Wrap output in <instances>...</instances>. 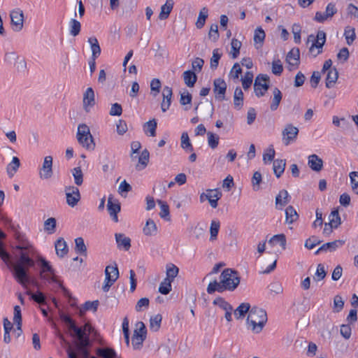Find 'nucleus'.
<instances>
[{
    "label": "nucleus",
    "mask_w": 358,
    "mask_h": 358,
    "mask_svg": "<svg viewBox=\"0 0 358 358\" xmlns=\"http://www.w3.org/2000/svg\"><path fill=\"white\" fill-rule=\"evenodd\" d=\"M341 224V217L339 215L338 210L336 209L333 210L329 215V224L333 225V227H334V229H336Z\"/></svg>",
    "instance_id": "680f3d73"
},
{
    "label": "nucleus",
    "mask_w": 358,
    "mask_h": 358,
    "mask_svg": "<svg viewBox=\"0 0 358 358\" xmlns=\"http://www.w3.org/2000/svg\"><path fill=\"white\" fill-rule=\"evenodd\" d=\"M55 248L57 255L61 258L67 255L69 252L67 244L63 238H59L56 241L55 243Z\"/></svg>",
    "instance_id": "b1692460"
},
{
    "label": "nucleus",
    "mask_w": 358,
    "mask_h": 358,
    "mask_svg": "<svg viewBox=\"0 0 358 358\" xmlns=\"http://www.w3.org/2000/svg\"><path fill=\"white\" fill-rule=\"evenodd\" d=\"M173 0H166V3L161 6V10L159 15V18L161 20L167 19L173 9Z\"/></svg>",
    "instance_id": "bb28decb"
},
{
    "label": "nucleus",
    "mask_w": 358,
    "mask_h": 358,
    "mask_svg": "<svg viewBox=\"0 0 358 358\" xmlns=\"http://www.w3.org/2000/svg\"><path fill=\"white\" fill-rule=\"evenodd\" d=\"M345 243L343 240H336L332 242H328L320 246V250H324V252H334L338 248L342 247Z\"/></svg>",
    "instance_id": "cd10ccee"
},
{
    "label": "nucleus",
    "mask_w": 358,
    "mask_h": 358,
    "mask_svg": "<svg viewBox=\"0 0 358 358\" xmlns=\"http://www.w3.org/2000/svg\"><path fill=\"white\" fill-rule=\"evenodd\" d=\"M227 290L226 286L222 283V278H220V282H217L216 280L210 282L207 287V292L210 294L215 292L222 293Z\"/></svg>",
    "instance_id": "393cba45"
},
{
    "label": "nucleus",
    "mask_w": 358,
    "mask_h": 358,
    "mask_svg": "<svg viewBox=\"0 0 358 358\" xmlns=\"http://www.w3.org/2000/svg\"><path fill=\"white\" fill-rule=\"evenodd\" d=\"M285 165V160L282 159L278 158L273 162V172L277 178H280L284 173Z\"/></svg>",
    "instance_id": "c756f323"
},
{
    "label": "nucleus",
    "mask_w": 358,
    "mask_h": 358,
    "mask_svg": "<svg viewBox=\"0 0 358 358\" xmlns=\"http://www.w3.org/2000/svg\"><path fill=\"white\" fill-rule=\"evenodd\" d=\"M157 203L160 206L161 208L159 216L165 220L169 221L171 220V217L169 205L166 203V202L162 200H157Z\"/></svg>",
    "instance_id": "c03bdc74"
},
{
    "label": "nucleus",
    "mask_w": 358,
    "mask_h": 358,
    "mask_svg": "<svg viewBox=\"0 0 358 358\" xmlns=\"http://www.w3.org/2000/svg\"><path fill=\"white\" fill-rule=\"evenodd\" d=\"M344 307V301L341 296L337 294L334 298L333 311L334 313L341 312Z\"/></svg>",
    "instance_id": "0e129e2a"
},
{
    "label": "nucleus",
    "mask_w": 358,
    "mask_h": 358,
    "mask_svg": "<svg viewBox=\"0 0 358 358\" xmlns=\"http://www.w3.org/2000/svg\"><path fill=\"white\" fill-rule=\"evenodd\" d=\"M38 261L41 264L40 278L49 282L57 283V276L55 274V270L52 268L50 263L43 257H40Z\"/></svg>",
    "instance_id": "423d86ee"
},
{
    "label": "nucleus",
    "mask_w": 358,
    "mask_h": 358,
    "mask_svg": "<svg viewBox=\"0 0 358 358\" xmlns=\"http://www.w3.org/2000/svg\"><path fill=\"white\" fill-rule=\"evenodd\" d=\"M299 218V215L292 206H289L285 209V222L292 224Z\"/></svg>",
    "instance_id": "f704fd0d"
},
{
    "label": "nucleus",
    "mask_w": 358,
    "mask_h": 358,
    "mask_svg": "<svg viewBox=\"0 0 358 358\" xmlns=\"http://www.w3.org/2000/svg\"><path fill=\"white\" fill-rule=\"evenodd\" d=\"M336 13L337 9L335 4L333 3H329L326 7L325 12H316L314 20L317 22L322 23L328 19L331 18Z\"/></svg>",
    "instance_id": "2eb2a0df"
},
{
    "label": "nucleus",
    "mask_w": 358,
    "mask_h": 358,
    "mask_svg": "<svg viewBox=\"0 0 358 358\" xmlns=\"http://www.w3.org/2000/svg\"><path fill=\"white\" fill-rule=\"evenodd\" d=\"M213 303L215 306H219L220 308L225 311L233 310L232 306L221 296L215 298L213 300Z\"/></svg>",
    "instance_id": "8fccbe9b"
},
{
    "label": "nucleus",
    "mask_w": 358,
    "mask_h": 358,
    "mask_svg": "<svg viewBox=\"0 0 358 358\" xmlns=\"http://www.w3.org/2000/svg\"><path fill=\"white\" fill-rule=\"evenodd\" d=\"M76 352L73 351L71 348L67 350V355L69 358H90V349L83 348H75Z\"/></svg>",
    "instance_id": "4be33fe9"
},
{
    "label": "nucleus",
    "mask_w": 358,
    "mask_h": 358,
    "mask_svg": "<svg viewBox=\"0 0 358 358\" xmlns=\"http://www.w3.org/2000/svg\"><path fill=\"white\" fill-rule=\"evenodd\" d=\"M119 278V271L117 264L113 266H107L105 269V280L102 286L104 292H108L110 287L115 283Z\"/></svg>",
    "instance_id": "0eeeda50"
},
{
    "label": "nucleus",
    "mask_w": 358,
    "mask_h": 358,
    "mask_svg": "<svg viewBox=\"0 0 358 358\" xmlns=\"http://www.w3.org/2000/svg\"><path fill=\"white\" fill-rule=\"evenodd\" d=\"M182 76L185 85L187 87H192L196 82V75L192 71H186Z\"/></svg>",
    "instance_id": "4c0bfd02"
},
{
    "label": "nucleus",
    "mask_w": 358,
    "mask_h": 358,
    "mask_svg": "<svg viewBox=\"0 0 358 358\" xmlns=\"http://www.w3.org/2000/svg\"><path fill=\"white\" fill-rule=\"evenodd\" d=\"M268 243L272 245H275L278 243L283 250H285L287 243L286 236L283 234H275L268 241Z\"/></svg>",
    "instance_id": "e433bc0d"
},
{
    "label": "nucleus",
    "mask_w": 358,
    "mask_h": 358,
    "mask_svg": "<svg viewBox=\"0 0 358 358\" xmlns=\"http://www.w3.org/2000/svg\"><path fill=\"white\" fill-rule=\"evenodd\" d=\"M172 89L168 86L163 88L162 96L163 100L161 103V108L163 112H166L170 107L172 98Z\"/></svg>",
    "instance_id": "aec40b11"
},
{
    "label": "nucleus",
    "mask_w": 358,
    "mask_h": 358,
    "mask_svg": "<svg viewBox=\"0 0 358 358\" xmlns=\"http://www.w3.org/2000/svg\"><path fill=\"white\" fill-rule=\"evenodd\" d=\"M308 164L312 170L320 171L323 166L322 158H308Z\"/></svg>",
    "instance_id": "e2e57ef3"
},
{
    "label": "nucleus",
    "mask_w": 358,
    "mask_h": 358,
    "mask_svg": "<svg viewBox=\"0 0 358 358\" xmlns=\"http://www.w3.org/2000/svg\"><path fill=\"white\" fill-rule=\"evenodd\" d=\"M291 199L288 192L286 189H282L275 196V207L278 210H282L283 208L289 203Z\"/></svg>",
    "instance_id": "6ab92c4d"
},
{
    "label": "nucleus",
    "mask_w": 358,
    "mask_h": 358,
    "mask_svg": "<svg viewBox=\"0 0 358 358\" xmlns=\"http://www.w3.org/2000/svg\"><path fill=\"white\" fill-rule=\"evenodd\" d=\"M69 34L73 36L79 34L81 29V24L76 19H71L69 23Z\"/></svg>",
    "instance_id": "a18cd8bd"
},
{
    "label": "nucleus",
    "mask_w": 358,
    "mask_h": 358,
    "mask_svg": "<svg viewBox=\"0 0 358 358\" xmlns=\"http://www.w3.org/2000/svg\"><path fill=\"white\" fill-rule=\"evenodd\" d=\"M11 27L15 31H20L22 29L24 25L23 11L17 8L12 10L10 13Z\"/></svg>",
    "instance_id": "f8f14e48"
},
{
    "label": "nucleus",
    "mask_w": 358,
    "mask_h": 358,
    "mask_svg": "<svg viewBox=\"0 0 358 358\" xmlns=\"http://www.w3.org/2000/svg\"><path fill=\"white\" fill-rule=\"evenodd\" d=\"M287 62L293 69L296 68L299 62V50L298 48L292 49L287 55Z\"/></svg>",
    "instance_id": "a878e982"
},
{
    "label": "nucleus",
    "mask_w": 358,
    "mask_h": 358,
    "mask_svg": "<svg viewBox=\"0 0 358 358\" xmlns=\"http://www.w3.org/2000/svg\"><path fill=\"white\" fill-rule=\"evenodd\" d=\"M7 223L10 224L11 229L14 231V238L18 242V243H20L21 242H24L25 241L28 240L24 234L19 231L15 228V227L12 223V221L10 220H7Z\"/></svg>",
    "instance_id": "bf43d9fd"
},
{
    "label": "nucleus",
    "mask_w": 358,
    "mask_h": 358,
    "mask_svg": "<svg viewBox=\"0 0 358 358\" xmlns=\"http://www.w3.org/2000/svg\"><path fill=\"white\" fill-rule=\"evenodd\" d=\"M178 272L179 268L176 265L173 264H168L166 266V278L165 279L173 282Z\"/></svg>",
    "instance_id": "603ef678"
},
{
    "label": "nucleus",
    "mask_w": 358,
    "mask_h": 358,
    "mask_svg": "<svg viewBox=\"0 0 358 358\" xmlns=\"http://www.w3.org/2000/svg\"><path fill=\"white\" fill-rule=\"evenodd\" d=\"M254 75L251 71H247L241 78L242 86L245 90L250 88L252 83Z\"/></svg>",
    "instance_id": "052dcab7"
},
{
    "label": "nucleus",
    "mask_w": 358,
    "mask_h": 358,
    "mask_svg": "<svg viewBox=\"0 0 358 358\" xmlns=\"http://www.w3.org/2000/svg\"><path fill=\"white\" fill-rule=\"evenodd\" d=\"M208 15V10L206 7L202 8L199 13V16L196 22V27L198 29H201L206 22V20L207 19Z\"/></svg>",
    "instance_id": "a19ab883"
},
{
    "label": "nucleus",
    "mask_w": 358,
    "mask_h": 358,
    "mask_svg": "<svg viewBox=\"0 0 358 358\" xmlns=\"http://www.w3.org/2000/svg\"><path fill=\"white\" fill-rule=\"evenodd\" d=\"M81 163L82 161H79L78 163V166L75 167L72 169V175L74 178V182L76 185L80 186L83 182V174L81 170Z\"/></svg>",
    "instance_id": "473e14b6"
},
{
    "label": "nucleus",
    "mask_w": 358,
    "mask_h": 358,
    "mask_svg": "<svg viewBox=\"0 0 358 358\" xmlns=\"http://www.w3.org/2000/svg\"><path fill=\"white\" fill-rule=\"evenodd\" d=\"M157 122L155 119L145 122L143 125V129L146 134L150 136L156 135Z\"/></svg>",
    "instance_id": "79ce46f5"
},
{
    "label": "nucleus",
    "mask_w": 358,
    "mask_h": 358,
    "mask_svg": "<svg viewBox=\"0 0 358 358\" xmlns=\"http://www.w3.org/2000/svg\"><path fill=\"white\" fill-rule=\"evenodd\" d=\"M273 94V98L270 108L271 110H275L281 101L282 93L278 88H274Z\"/></svg>",
    "instance_id": "864d4df0"
},
{
    "label": "nucleus",
    "mask_w": 358,
    "mask_h": 358,
    "mask_svg": "<svg viewBox=\"0 0 358 358\" xmlns=\"http://www.w3.org/2000/svg\"><path fill=\"white\" fill-rule=\"evenodd\" d=\"M95 353L100 358H117V357L115 350L110 347L97 348Z\"/></svg>",
    "instance_id": "5701e85b"
},
{
    "label": "nucleus",
    "mask_w": 358,
    "mask_h": 358,
    "mask_svg": "<svg viewBox=\"0 0 358 358\" xmlns=\"http://www.w3.org/2000/svg\"><path fill=\"white\" fill-rule=\"evenodd\" d=\"M250 305L248 303H241L235 310H234V316L238 320L242 318L248 312H250Z\"/></svg>",
    "instance_id": "72a5a7b5"
},
{
    "label": "nucleus",
    "mask_w": 358,
    "mask_h": 358,
    "mask_svg": "<svg viewBox=\"0 0 358 358\" xmlns=\"http://www.w3.org/2000/svg\"><path fill=\"white\" fill-rule=\"evenodd\" d=\"M162 320V316L160 314L151 317L150 320V329L155 332L157 331L160 328Z\"/></svg>",
    "instance_id": "13d9d810"
},
{
    "label": "nucleus",
    "mask_w": 358,
    "mask_h": 358,
    "mask_svg": "<svg viewBox=\"0 0 358 358\" xmlns=\"http://www.w3.org/2000/svg\"><path fill=\"white\" fill-rule=\"evenodd\" d=\"M171 281L164 279L159 285V292L166 295L171 291Z\"/></svg>",
    "instance_id": "338daca9"
},
{
    "label": "nucleus",
    "mask_w": 358,
    "mask_h": 358,
    "mask_svg": "<svg viewBox=\"0 0 358 358\" xmlns=\"http://www.w3.org/2000/svg\"><path fill=\"white\" fill-rule=\"evenodd\" d=\"M267 322L265 310L257 307L252 308L248 315L246 324L248 328L256 334L261 332Z\"/></svg>",
    "instance_id": "f03ea898"
},
{
    "label": "nucleus",
    "mask_w": 358,
    "mask_h": 358,
    "mask_svg": "<svg viewBox=\"0 0 358 358\" xmlns=\"http://www.w3.org/2000/svg\"><path fill=\"white\" fill-rule=\"evenodd\" d=\"M52 159L44 158L43 164L39 171V176L41 179L47 180L52 176Z\"/></svg>",
    "instance_id": "a211bd4d"
},
{
    "label": "nucleus",
    "mask_w": 358,
    "mask_h": 358,
    "mask_svg": "<svg viewBox=\"0 0 358 358\" xmlns=\"http://www.w3.org/2000/svg\"><path fill=\"white\" fill-rule=\"evenodd\" d=\"M326 42V34L323 31H318L317 36L311 34L308 37L307 43H311L309 51L314 57L317 56L322 52V48Z\"/></svg>",
    "instance_id": "39448f33"
},
{
    "label": "nucleus",
    "mask_w": 358,
    "mask_h": 358,
    "mask_svg": "<svg viewBox=\"0 0 358 358\" xmlns=\"http://www.w3.org/2000/svg\"><path fill=\"white\" fill-rule=\"evenodd\" d=\"M88 43L90 45V48L92 50V59L96 60V59L101 54V48L99 44L98 40L95 37H90L88 38Z\"/></svg>",
    "instance_id": "c85d7f7f"
},
{
    "label": "nucleus",
    "mask_w": 358,
    "mask_h": 358,
    "mask_svg": "<svg viewBox=\"0 0 358 358\" xmlns=\"http://www.w3.org/2000/svg\"><path fill=\"white\" fill-rule=\"evenodd\" d=\"M27 294L30 296L31 299L40 305L47 303L46 296L40 290H37L34 293L31 291H27Z\"/></svg>",
    "instance_id": "2f4dec72"
},
{
    "label": "nucleus",
    "mask_w": 358,
    "mask_h": 358,
    "mask_svg": "<svg viewBox=\"0 0 358 358\" xmlns=\"http://www.w3.org/2000/svg\"><path fill=\"white\" fill-rule=\"evenodd\" d=\"M99 301L95 300L93 301H87L83 304V307L80 309V315H84L85 312L86 310H92L94 312H96L99 306Z\"/></svg>",
    "instance_id": "09e8293b"
},
{
    "label": "nucleus",
    "mask_w": 358,
    "mask_h": 358,
    "mask_svg": "<svg viewBox=\"0 0 358 358\" xmlns=\"http://www.w3.org/2000/svg\"><path fill=\"white\" fill-rule=\"evenodd\" d=\"M349 176L352 189L356 194H358V171H352Z\"/></svg>",
    "instance_id": "774afa93"
},
{
    "label": "nucleus",
    "mask_w": 358,
    "mask_h": 358,
    "mask_svg": "<svg viewBox=\"0 0 358 358\" xmlns=\"http://www.w3.org/2000/svg\"><path fill=\"white\" fill-rule=\"evenodd\" d=\"M327 275V271L322 264H319L317 266V270L313 277L315 281H320L323 280Z\"/></svg>",
    "instance_id": "69168bd1"
},
{
    "label": "nucleus",
    "mask_w": 358,
    "mask_h": 358,
    "mask_svg": "<svg viewBox=\"0 0 358 358\" xmlns=\"http://www.w3.org/2000/svg\"><path fill=\"white\" fill-rule=\"evenodd\" d=\"M180 145L182 149L187 151H192V145L187 131H183L180 137Z\"/></svg>",
    "instance_id": "4d7b16f0"
},
{
    "label": "nucleus",
    "mask_w": 358,
    "mask_h": 358,
    "mask_svg": "<svg viewBox=\"0 0 358 358\" xmlns=\"http://www.w3.org/2000/svg\"><path fill=\"white\" fill-rule=\"evenodd\" d=\"M76 138L79 144L86 150H92L94 149V138L90 133V127L86 124H78Z\"/></svg>",
    "instance_id": "7ed1b4c3"
},
{
    "label": "nucleus",
    "mask_w": 358,
    "mask_h": 358,
    "mask_svg": "<svg viewBox=\"0 0 358 358\" xmlns=\"http://www.w3.org/2000/svg\"><path fill=\"white\" fill-rule=\"evenodd\" d=\"M265 37V32L261 27H258L255 29L254 34V42L256 48L258 49L262 46Z\"/></svg>",
    "instance_id": "c9c22d12"
},
{
    "label": "nucleus",
    "mask_w": 358,
    "mask_h": 358,
    "mask_svg": "<svg viewBox=\"0 0 358 358\" xmlns=\"http://www.w3.org/2000/svg\"><path fill=\"white\" fill-rule=\"evenodd\" d=\"M220 278H222V283L224 284L228 291H234L240 283V276L238 272L231 268H225L222 271Z\"/></svg>",
    "instance_id": "20e7f679"
},
{
    "label": "nucleus",
    "mask_w": 358,
    "mask_h": 358,
    "mask_svg": "<svg viewBox=\"0 0 358 358\" xmlns=\"http://www.w3.org/2000/svg\"><path fill=\"white\" fill-rule=\"evenodd\" d=\"M115 241L117 243V248L120 250H124L128 251L131 248V239L126 236L124 234L116 233L115 234Z\"/></svg>",
    "instance_id": "412c9836"
},
{
    "label": "nucleus",
    "mask_w": 358,
    "mask_h": 358,
    "mask_svg": "<svg viewBox=\"0 0 358 358\" xmlns=\"http://www.w3.org/2000/svg\"><path fill=\"white\" fill-rule=\"evenodd\" d=\"M69 330L73 331V333L71 334V336L72 337L76 338L77 341L89 334L84 331V329H83L82 327H78L76 322L69 329Z\"/></svg>",
    "instance_id": "58836bf2"
},
{
    "label": "nucleus",
    "mask_w": 358,
    "mask_h": 358,
    "mask_svg": "<svg viewBox=\"0 0 358 358\" xmlns=\"http://www.w3.org/2000/svg\"><path fill=\"white\" fill-rule=\"evenodd\" d=\"M143 234L148 236H155L157 234V227L152 219H148L143 229Z\"/></svg>",
    "instance_id": "7c9ffc66"
},
{
    "label": "nucleus",
    "mask_w": 358,
    "mask_h": 358,
    "mask_svg": "<svg viewBox=\"0 0 358 358\" xmlns=\"http://www.w3.org/2000/svg\"><path fill=\"white\" fill-rule=\"evenodd\" d=\"M57 220L55 217H50L44 222V230L48 234H52L56 231Z\"/></svg>",
    "instance_id": "de8ad7c7"
},
{
    "label": "nucleus",
    "mask_w": 358,
    "mask_h": 358,
    "mask_svg": "<svg viewBox=\"0 0 358 358\" xmlns=\"http://www.w3.org/2000/svg\"><path fill=\"white\" fill-rule=\"evenodd\" d=\"M107 209L111 219L115 222H118L117 213L121 210L120 203L117 199H113L110 195L108 199Z\"/></svg>",
    "instance_id": "f3484780"
},
{
    "label": "nucleus",
    "mask_w": 358,
    "mask_h": 358,
    "mask_svg": "<svg viewBox=\"0 0 358 358\" xmlns=\"http://www.w3.org/2000/svg\"><path fill=\"white\" fill-rule=\"evenodd\" d=\"M83 108L85 113H90L96 104L95 94L92 87H87L83 94Z\"/></svg>",
    "instance_id": "ddd939ff"
},
{
    "label": "nucleus",
    "mask_w": 358,
    "mask_h": 358,
    "mask_svg": "<svg viewBox=\"0 0 358 358\" xmlns=\"http://www.w3.org/2000/svg\"><path fill=\"white\" fill-rule=\"evenodd\" d=\"M332 61L327 59L324 63L322 67V72L327 73L326 77V87L331 88L336 83L338 78V73L336 68H332Z\"/></svg>",
    "instance_id": "6e6552de"
},
{
    "label": "nucleus",
    "mask_w": 358,
    "mask_h": 358,
    "mask_svg": "<svg viewBox=\"0 0 358 358\" xmlns=\"http://www.w3.org/2000/svg\"><path fill=\"white\" fill-rule=\"evenodd\" d=\"M299 133L297 127L291 124H287L282 131V141L287 145L294 142Z\"/></svg>",
    "instance_id": "9b49d317"
},
{
    "label": "nucleus",
    "mask_w": 358,
    "mask_h": 358,
    "mask_svg": "<svg viewBox=\"0 0 358 358\" xmlns=\"http://www.w3.org/2000/svg\"><path fill=\"white\" fill-rule=\"evenodd\" d=\"M15 250H20L19 259L13 265V274L16 281L22 287H27L31 281V277L29 273L30 268L35 266L34 260L26 252V247L19 243L15 245Z\"/></svg>",
    "instance_id": "f257e3e1"
},
{
    "label": "nucleus",
    "mask_w": 358,
    "mask_h": 358,
    "mask_svg": "<svg viewBox=\"0 0 358 358\" xmlns=\"http://www.w3.org/2000/svg\"><path fill=\"white\" fill-rule=\"evenodd\" d=\"M92 346V341L90 339L89 334L75 343V348H84L86 349H90Z\"/></svg>",
    "instance_id": "6e6d98bb"
},
{
    "label": "nucleus",
    "mask_w": 358,
    "mask_h": 358,
    "mask_svg": "<svg viewBox=\"0 0 358 358\" xmlns=\"http://www.w3.org/2000/svg\"><path fill=\"white\" fill-rule=\"evenodd\" d=\"M213 92L215 99L223 101L225 99V92L227 90V84L223 79L217 78L213 82Z\"/></svg>",
    "instance_id": "dca6fc26"
},
{
    "label": "nucleus",
    "mask_w": 358,
    "mask_h": 358,
    "mask_svg": "<svg viewBox=\"0 0 358 358\" xmlns=\"http://www.w3.org/2000/svg\"><path fill=\"white\" fill-rule=\"evenodd\" d=\"M65 194L67 204L71 207L76 206L80 200L81 196L79 189L75 186L65 187Z\"/></svg>",
    "instance_id": "4468645a"
},
{
    "label": "nucleus",
    "mask_w": 358,
    "mask_h": 358,
    "mask_svg": "<svg viewBox=\"0 0 358 358\" xmlns=\"http://www.w3.org/2000/svg\"><path fill=\"white\" fill-rule=\"evenodd\" d=\"M269 77L265 74L258 75L254 83V91L258 97L262 96L268 89Z\"/></svg>",
    "instance_id": "1a4fd4ad"
},
{
    "label": "nucleus",
    "mask_w": 358,
    "mask_h": 358,
    "mask_svg": "<svg viewBox=\"0 0 358 358\" xmlns=\"http://www.w3.org/2000/svg\"><path fill=\"white\" fill-rule=\"evenodd\" d=\"M241 47V43L236 38H233L231 41V50H230V55L231 56L232 59H236L240 52V49Z\"/></svg>",
    "instance_id": "3c124183"
},
{
    "label": "nucleus",
    "mask_w": 358,
    "mask_h": 358,
    "mask_svg": "<svg viewBox=\"0 0 358 358\" xmlns=\"http://www.w3.org/2000/svg\"><path fill=\"white\" fill-rule=\"evenodd\" d=\"M222 196V194L218 189H208L206 190V192L201 194L199 199L201 202L208 200L210 206L213 208H216L218 205L217 201L221 199Z\"/></svg>",
    "instance_id": "9d476101"
},
{
    "label": "nucleus",
    "mask_w": 358,
    "mask_h": 358,
    "mask_svg": "<svg viewBox=\"0 0 358 358\" xmlns=\"http://www.w3.org/2000/svg\"><path fill=\"white\" fill-rule=\"evenodd\" d=\"M344 36L348 45L352 44L356 38L355 29L350 26L346 27L344 31Z\"/></svg>",
    "instance_id": "5fc2aeb1"
},
{
    "label": "nucleus",
    "mask_w": 358,
    "mask_h": 358,
    "mask_svg": "<svg viewBox=\"0 0 358 358\" xmlns=\"http://www.w3.org/2000/svg\"><path fill=\"white\" fill-rule=\"evenodd\" d=\"M20 166V162L19 158H13L12 162L8 164L6 168L7 173L10 178H12L15 174Z\"/></svg>",
    "instance_id": "ea45409f"
},
{
    "label": "nucleus",
    "mask_w": 358,
    "mask_h": 358,
    "mask_svg": "<svg viewBox=\"0 0 358 358\" xmlns=\"http://www.w3.org/2000/svg\"><path fill=\"white\" fill-rule=\"evenodd\" d=\"M234 104L235 108L240 109L243 104V93L240 87H236L234 94Z\"/></svg>",
    "instance_id": "37998d69"
},
{
    "label": "nucleus",
    "mask_w": 358,
    "mask_h": 358,
    "mask_svg": "<svg viewBox=\"0 0 358 358\" xmlns=\"http://www.w3.org/2000/svg\"><path fill=\"white\" fill-rule=\"evenodd\" d=\"M75 250L76 253L87 256V247L85 244L84 239L82 237H78L75 239Z\"/></svg>",
    "instance_id": "49530a36"
}]
</instances>
